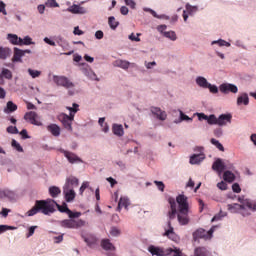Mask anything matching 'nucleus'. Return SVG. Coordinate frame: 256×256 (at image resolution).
I'll list each match as a JSON object with an SVG mask.
<instances>
[{
	"mask_svg": "<svg viewBox=\"0 0 256 256\" xmlns=\"http://www.w3.org/2000/svg\"><path fill=\"white\" fill-rule=\"evenodd\" d=\"M124 2L127 7H130V9H136L137 7V3L135 2V0H124Z\"/></svg>",
	"mask_w": 256,
	"mask_h": 256,
	"instance_id": "55",
	"label": "nucleus"
},
{
	"mask_svg": "<svg viewBox=\"0 0 256 256\" xmlns=\"http://www.w3.org/2000/svg\"><path fill=\"white\" fill-rule=\"evenodd\" d=\"M0 199H9L13 201L15 199V192L10 189H2L0 190Z\"/></svg>",
	"mask_w": 256,
	"mask_h": 256,
	"instance_id": "26",
	"label": "nucleus"
},
{
	"mask_svg": "<svg viewBox=\"0 0 256 256\" xmlns=\"http://www.w3.org/2000/svg\"><path fill=\"white\" fill-rule=\"evenodd\" d=\"M20 45H35V42L33 41V38H31V36H25L21 38Z\"/></svg>",
	"mask_w": 256,
	"mask_h": 256,
	"instance_id": "44",
	"label": "nucleus"
},
{
	"mask_svg": "<svg viewBox=\"0 0 256 256\" xmlns=\"http://www.w3.org/2000/svg\"><path fill=\"white\" fill-rule=\"evenodd\" d=\"M27 73L31 77V79H38V77H41V71L35 70L33 68H28Z\"/></svg>",
	"mask_w": 256,
	"mask_h": 256,
	"instance_id": "41",
	"label": "nucleus"
},
{
	"mask_svg": "<svg viewBox=\"0 0 256 256\" xmlns=\"http://www.w3.org/2000/svg\"><path fill=\"white\" fill-rule=\"evenodd\" d=\"M73 34L81 36V35H85V32H83V30L79 29V26H76V27H74Z\"/></svg>",
	"mask_w": 256,
	"mask_h": 256,
	"instance_id": "64",
	"label": "nucleus"
},
{
	"mask_svg": "<svg viewBox=\"0 0 256 256\" xmlns=\"http://www.w3.org/2000/svg\"><path fill=\"white\" fill-rule=\"evenodd\" d=\"M46 7H50V8L59 7V3H57V0H47Z\"/></svg>",
	"mask_w": 256,
	"mask_h": 256,
	"instance_id": "53",
	"label": "nucleus"
},
{
	"mask_svg": "<svg viewBox=\"0 0 256 256\" xmlns=\"http://www.w3.org/2000/svg\"><path fill=\"white\" fill-rule=\"evenodd\" d=\"M148 252L152 256H167V248L161 246L150 245L148 246Z\"/></svg>",
	"mask_w": 256,
	"mask_h": 256,
	"instance_id": "18",
	"label": "nucleus"
},
{
	"mask_svg": "<svg viewBox=\"0 0 256 256\" xmlns=\"http://www.w3.org/2000/svg\"><path fill=\"white\" fill-rule=\"evenodd\" d=\"M67 111H69V117L75 118V115L79 111V104L73 103L72 106H66Z\"/></svg>",
	"mask_w": 256,
	"mask_h": 256,
	"instance_id": "35",
	"label": "nucleus"
},
{
	"mask_svg": "<svg viewBox=\"0 0 256 256\" xmlns=\"http://www.w3.org/2000/svg\"><path fill=\"white\" fill-rule=\"evenodd\" d=\"M7 133H11L12 135H17V133H19V129H17V127L15 126H9L7 128Z\"/></svg>",
	"mask_w": 256,
	"mask_h": 256,
	"instance_id": "58",
	"label": "nucleus"
},
{
	"mask_svg": "<svg viewBox=\"0 0 256 256\" xmlns=\"http://www.w3.org/2000/svg\"><path fill=\"white\" fill-rule=\"evenodd\" d=\"M82 73L85 75V77H87V79H90V81H101L95 71H93V69L89 66L82 68Z\"/></svg>",
	"mask_w": 256,
	"mask_h": 256,
	"instance_id": "21",
	"label": "nucleus"
},
{
	"mask_svg": "<svg viewBox=\"0 0 256 256\" xmlns=\"http://www.w3.org/2000/svg\"><path fill=\"white\" fill-rule=\"evenodd\" d=\"M52 81L58 87H64L65 89H68L69 95L77 94V90L75 89V83H73L71 80H69V78H67L65 76L54 75L52 77Z\"/></svg>",
	"mask_w": 256,
	"mask_h": 256,
	"instance_id": "4",
	"label": "nucleus"
},
{
	"mask_svg": "<svg viewBox=\"0 0 256 256\" xmlns=\"http://www.w3.org/2000/svg\"><path fill=\"white\" fill-rule=\"evenodd\" d=\"M215 45H218V47H231V43L224 39L213 40L211 46L215 47Z\"/></svg>",
	"mask_w": 256,
	"mask_h": 256,
	"instance_id": "38",
	"label": "nucleus"
},
{
	"mask_svg": "<svg viewBox=\"0 0 256 256\" xmlns=\"http://www.w3.org/2000/svg\"><path fill=\"white\" fill-rule=\"evenodd\" d=\"M218 91L222 92L223 95H229V93L237 94L239 93V88L235 84L222 83L220 84Z\"/></svg>",
	"mask_w": 256,
	"mask_h": 256,
	"instance_id": "13",
	"label": "nucleus"
},
{
	"mask_svg": "<svg viewBox=\"0 0 256 256\" xmlns=\"http://www.w3.org/2000/svg\"><path fill=\"white\" fill-rule=\"evenodd\" d=\"M56 43L57 45H59V47H62L64 50L69 49V42L65 38H63V36H57Z\"/></svg>",
	"mask_w": 256,
	"mask_h": 256,
	"instance_id": "37",
	"label": "nucleus"
},
{
	"mask_svg": "<svg viewBox=\"0 0 256 256\" xmlns=\"http://www.w3.org/2000/svg\"><path fill=\"white\" fill-rule=\"evenodd\" d=\"M23 57H25V52L22 49L14 48L13 63H23Z\"/></svg>",
	"mask_w": 256,
	"mask_h": 256,
	"instance_id": "24",
	"label": "nucleus"
},
{
	"mask_svg": "<svg viewBox=\"0 0 256 256\" xmlns=\"http://www.w3.org/2000/svg\"><path fill=\"white\" fill-rule=\"evenodd\" d=\"M210 143L212 145H214V147H216V149H218L219 151H225V147H223V144H221V142H219V140L215 139V138H212L210 140Z\"/></svg>",
	"mask_w": 256,
	"mask_h": 256,
	"instance_id": "46",
	"label": "nucleus"
},
{
	"mask_svg": "<svg viewBox=\"0 0 256 256\" xmlns=\"http://www.w3.org/2000/svg\"><path fill=\"white\" fill-rule=\"evenodd\" d=\"M108 24H109L110 29H112L113 31H115V29L117 27H119V22L117 20H115L114 16H110L108 18Z\"/></svg>",
	"mask_w": 256,
	"mask_h": 256,
	"instance_id": "42",
	"label": "nucleus"
},
{
	"mask_svg": "<svg viewBox=\"0 0 256 256\" xmlns=\"http://www.w3.org/2000/svg\"><path fill=\"white\" fill-rule=\"evenodd\" d=\"M157 31L162 35V37H165L169 41H177V33L173 30L167 31V25L163 24L157 26Z\"/></svg>",
	"mask_w": 256,
	"mask_h": 256,
	"instance_id": "10",
	"label": "nucleus"
},
{
	"mask_svg": "<svg viewBox=\"0 0 256 256\" xmlns=\"http://www.w3.org/2000/svg\"><path fill=\"white\" fill-rule=\"evenodd\" d=\"M0 75L4 77V79H13V73L7 68H2V72Z\"/></svg>",
	"mask_w": 256,
	"mask_h": 256,
	"instance_id": "47",
	"label": "nucleus"
},
{
	"mask_svg": "<svg viewBox=\"0 0 256 256\" xmlns=\"http://www.w3.org/2000/svg\"><path fill=\"white\" fill-rule=\"evenodd\" d=\"M154 183L156 184L157 189L161 191V193L165 191V184L163 183V181L155 180Z\"/></svg>",
	"mask_w": 256,
	"mask_h": 256,
	"instance_id": "52",
	"label": "nucleus"
},
{
	"mask_svg": "<svg viewBox=\"0 0 256 256\" xmlns=\"http://www.w3.org/2000/svg\"><path fill=\"white\" fill-rule=\"evenodd\" d=\"M9 213H11V209H8V208H2L1 212H0V215L4 218H6Z\"/></svg>",
	"mask_w": 256,
	"mask_h": 256,
	"instance_id": "63",
	"label": "nucleus"
},
{
	"mask_svg": "<svg viewBox=\"0 0 256 256\" xmlns=\"http://www.w3.org/2000/svg\"><path fill=\"white\" fill-rule=\"evenodd\" d=\"M223 179L227 183H233V181L236 179L235 173L231 172L230 170H226L223 174Z\"/></svg>",
	"mask_w": 256,
	"mask_h": 256,
	"instance_id": "36",
	"label": "nucleus"
},
{
	"mask_svg": "<svg viewBox=\"0 0 256 256\" xmlns=\"http://www.w3.org/2000/svg\"><path fill=\"white\" fill-rule=\"evenodd\" d=\"M15 229H17L15 226L0 225V235L6 231H15Z\"/></svg>",
	"mask_w": 256,
	"mask_h": 256,
	"instance_id": "48",
	"label": "nucleus"
},
{
	"mask_svg": "<svg viewBox=\"0 0 256 256\" xmlns=\"http://www.w3.org/2000/svg\"><path fill=\"white\" fill-rule=\"evenodd\" d=\"M83 239L86 243V245H88V247H95V245H97V237H95V235L92 234H88L86 236H83Z\"/></svg>",
	"mask_w": 256,
	"mask_h": 256,
	"instance_id": "30",
	"label": "nucleus"
},
{
	"mask_svg": "<svg viewBox=\"0 0 256 256\" xmlns=\"http://www.w3.org/2000/svg\"><path fill=\"white\" fill-rule=\"evenodd\" d=\"M111 237H121V229L116 226H112L109 231Z\"/></svg>",
	"mask_w": 256,
	"mask_h": 256,
	"instance_id": "45",
	"label": "nucleus"
},
{
	"mask_svg": "<svg viewBox=\"0 0 256 256\" xmlns=\"http://www.w3.org/2000/svg\"><path fill=\"white\" fill-rule=\"evenodd\" d=\"M100 245L104 251H115V246L109 239H102Z\"/></svg>",
	"mask_w": 256,
	"mask_h": 256,
	"instance_id": "33",
	"label": "nucleus"
},
{
	"mask_svg": "<svg viewBox=\"0 0 256 256\" xmlns=\"http://www.w3.org/2000/svg\"><path fill=\"white\" fill-rule=\"evenodd\" d=\"M35 229H37V226H31L28 228V234L26 235L27 239H29V237H33V235H35Z\"/></svg>",
	"mask_w": 256,
	"mask_h": 256,
	"instance_id": "59",
	"label": "nucleus"
},
{
	"mask_svg": "<svg viewBox=\"0 0 256 256\" xmlns=\"http://www.w3.org/2000/svg\"><path fill=\"white\" fill-rule=\"evenodd\" d=\"M197 11H199V6H193L190 3H186L185 10L183 11V14H182L184 22L187 23L189 16L193 17V15L197 13Z\"/></svg>",
	"mask_w": 256,
	"mask_h": 256,
	"instance_id": "14",
	"label": "nucleus"
},
{
	"mask_svg": "<svg viewBox=\"0 0 256 256\" xmlns=\"http://www.w3.org/2000/svg\"><path fill=\"white\" fill-rule=\"evenodd\" d=\"M223 217H227V212L220 211V213L215 215L211 221H212V223L215 221H221V219H223Z\"/></svg>",
	"mask_w": 256,
	"mask_h": 256,
	"instance_id": "50",
	"label": "nucleus"
},
{
	"mask_svg": "<svg viewBox=\"0 0 256 256\" xmlns=\"http://www.w3.org/2000/svg\"><path fill=\"white\" fill-rule=\"evenodd\" d=\"M63 195L66 203H73V201H75V197H77V193L73 188L63 187Z\"/></svg>",
	"mask_w": 256,
	"mask_h": 256,
	"instance_id": "20",
	"label": "nucleus"
},
{
	"mask_svg": "<svg viewBox=\"0 0 256 256\" xmlns=\"http://www.w3.org/2000/svg\"><path fill=\"white\" fill-rule=\"evenodd\" d=\"M139 37H141V33H137V34L131 33V34L128 36V39H129L130 41H135L136 43H139V41H141V38H139Z\"/></svg>",
	"mask_w": 256,
	"mask_h": 256,
	"instance_id": "49",
	"label": "nucleus"
},
{
	"mask_svg": "<svg viewBox=\"0 0 256 256\" xmlns=\"http://www.w3.org/2000/svg\"><path fill=\"white\" fill-rule=\"evenodd\" d=\"M70 219H65L59 221L60 227L64 229H79V227H85V220L79 219V217H69ZM78 219V220H75Z\"/></svg>",
	"mask_w": 256,
	"mask_h": 256,
	"instance_id": "7",
	"label": "nucleus"
},
{
	"mask_svg": "<svg viewBox=\"0 0 256 256\" xmlns=\"http://www.w3.org/2000/svg\"><path fill=\"white\" fill-rule=\"evenodd\" d=\"M75 118H71V116L61 113L58 115V120L62 123L63 127L66 128L67 131H73V121Z\"/></svg>",
	"mask_w": 256,
	"mask_h": 256,
	"instance_id": "12",
	"label": "nucleus"
},
{
	"mask_svg": "<svg viewBox=\"0 0 256 256\" xmlns=\"http://www.w3.org/2000/svg\"><path fill=\"white\" fill-rule=\"evenodd\" d=\"M68 189H75V187H79V179L75 176H70L66 178L64 186Z\"/></svg>",
	"mask_w": 256,
	"mask_h": 256,
	"instance_id": "23",
	"label": "nucleus"
},
{
	"mask_svg": "<svg viewBox=\"0 0 256 256\" xmlns=\"http://www.w3.org/2000/svg\"><path fill=\"white\" fill-rule=\"evenodd\" d=\"M60 211V213H66L68 217H80L81 212H73L67 206V203L59 205L55 200L48 198L46 200H36L35 205L27 213V217H33L37 213H42V215H53L55 211Z\"/></svg>",
	"mask_w": 256,
	"mask_h": 256,
	"instance_id": "2",
	"label": "nucleus"
},
{
	"mask_svg": "<svg viewBox=\"0 0 256 256\" xmlns=\"http://www.w3.org/2000/svg\"><path fill=\"white\" fill-rule=\"evenodd\" d=\"M195 154H192L189 159L190 165H201L205 161V148L203 146H197L194 148Z\"/></svg>",
	"mask_w": 256,
	"mask_h": 256,
	"instance_id": "8",
	"label": "nucleus"
},
{
	"mask_svg": "<svg viewBox=\"0 0 256 256\" xmlns=\"http://www.w3.org/2000/svg\"><path fill=\"white\" fill-rule=\"evenodd\" d=\"M0 13H2V15H7V4H5L3 0H0Z\"/></svg>",
	"mask_w": 256,
	"mask_h": 256,
	"instance_id": "54",
	"label": "nucleus"
},
{
	"mask_svg": "<svg viewBox=\"0 0 256 256\" xmlns=\"http://www.w3.org/2000/svg\"><path fill=\"white\" fill-rule=\"evenodd\" d=\"M12 147L18 151V153H23V147L17 140H12Z\"/></svg>",
	"mask_w": 256,
	"mask_h": 256,
	"instance_id": "51",
	"label": "nucleus"
},
{
	"mask_svg": "<svg viewBox=\"0 0 256 256\" xmlns=\"http://www.w3.org/2000/svg\"><path fill=\"white\" fill-rule=\"evenodd\" d=\"M217 230V226H212L208 231L203 228H198L192 233L193 241H199V239H204V241H211L213 239V233Z\"/></svg>",
	"mask_w": 256,
	"mask_h": 256,
	"instance_id": "5",
	"label": "nucleus"
},
{
	"mask_svg": "<svg viewBox=\"0 0 256 256\" xmlns=\"http://www.w3.org/2000/svg\"><path fill=\"white\" fill-rule=\"evenodd\" d=\"M113 67H119L120 69H124L125 71H127V69H129L131 62L127 61V60H121V59H117L112 63Z\"/></svg>",
	"mask_w": 256,
	"mask_h": 256,
	"instance_id": "29",
	"label": "nucleus"
},
{
	"mask_svg": "<svg viewBox=\"0 0 256 256\" xmlns=\"http://www.w3.org/2000/svg\"><path fill=\"white\" fill-rule=\"evenodd\" d=\"M24 119L26 121H29V123H31L32 125H36L37 127H41V125H43L39 115L36 114V112H33V111L26 113L25 116H24Z\"/></svg>",
	"mask_w": 256,
	"mask_h": 256,
	"instance_id": "16",
	"label": "nucleus"
},
{
	"mask_svg": "<svg viewBox=\"0 0 256 256\" xmlns=\"http://www.w3.org/2000/svg\"><path fill=\"white\" fill-rule=\"evenodd\" d=\"M234 45L236 46V47H239L240 49H247V46L243 43V41H241V40H236L235 42H234Z\"/></svg>",
	"mask_w": 256,
	"mask_h": 256,
	"instance_id": "62",
	"label": "nucleus"
},
{
	"mask_svg": "<svg viewBox=\"0 0 256 256\" xmlns=\"http://www.w3.org/2000/svg\"><path fill=\"white\" fill-rule=\"evenodd\" d=\"M44 43H46L47 45H50L51 47H56L57 43H55V41L51 40V38L49 37H45L43 39Z\"/></svg>",
	"mask_w": 256,
	"mask_h": 256,
	"instance_id": "60",
	"label": "nucleus"
},
{
	"mask_svg": "<svg viewBox=\"0 0 256 256\" xmlns=\"http://www.w3.org/2000/svg\"><path fill=\"white\" fill-rule=\"evenodd\" d=\"M217 187L220 191H227V183L225 181L217 183Z\"/></svg>",
	"mask_w": 256,
	"mask_h": 256,
	"instance_id": "61",
	"label": "nucleus"
},
{
	"mask_svg": "<svg viewBox=\"0 0 256 256\" xmlns=\"http://www.w3.org/2000/svg\"><path fill=\"white\" fill-rule=\"evenodd\" d=\"M13 111H17V106L12 101H9L4 109L5 113H13Z\"/></svg>",
	"mask_w": 256,
	"mask_h": 256,
	"instance_id": "43",
	"label": "nucleus"
},
{
	"mask_svg": "<svg viewBox=\"0 0 256 256\" xmlns=\"http://www.w3.org/2000/svg\"><path fill=\"white\" fill-rule=\"evenodd\" d=\"M195 83L200 89H209L212 95H217V93H219V87L215 84H211L205 76H197L195 78Z\"/></svg>",
	"mask_w": 256,
	"mask_h": 256,
	"instance_id": "6",
	"label": "nucleus"
},
{
	"mask_svg": "<svg viewBox=\"0 0 256 256\" xmlns=\"http://www.w3.org/2000/svg\"><path fill=\"white\" fill-rule=\"evenodd\" d=\"M168 203L170 205V210L168 211V223L167 228H165L164 237H168V239L177 243V241H179V235L175 233L171 221L177 217L179 225L185 227V225L190 223L191 219L189 218V215H191L193 211L191 210L187 196L184 194L178 195L176 199L170 197Z\"/></svg>",
	"mask_w": 256,
	"mask_h": 256,
	"instance_id": "1",
	"label": "nucleus"
},
{
	"mask_svg": "<svg viewBox=\"0 0 256 256\" xmlns=\"http://www.w3.org/2000/svg\"><path fill=\"white\" fill-rule=\"evenodd\" d=\"M236 105L238 107H241L242 105L247 107V105H249V94L246 92L240 93L236 99Z\"/></svg>",
	"mask_w": 256,
	"mask_h": 256,
	"instance_id": "22",
	"label": "nucleus"
},
{
	"mask_svg": "<svg viewBox=\"0 0 256 256\" xmlns=\"http://www.w3.org/2000/svg\"><path fill=\"white\" fill-rule=\"evenodd\" d=\"M11 53V48L0 46V59L2 61H5V59H9V57H11Z\"/></svg>",
	"mask_w": 256,
	"mask_h": 256,
	"instance_id": "32",
	"label": "nucleus"
},
{
	"mask_svg": "<svg viewBox=\"0 0 256 256\" xmlns=\"http://www.w3.org/2000/svg\"><path fill=\"white\" fill-rule=\"evenodd\" d=\"M150 112L158 121H167V112L159 107H151Z\"/></svg>",
	"mask_w": 256,
	"mask_h": 256,
	"instance_id": "17",
	"label": "nucleus"
},
{
	"mask_svg": "<svg viewBox=\"0 0 256 256\" xmlns=\"http://www.w3.org/2000/svg\"><path fill=\"white\" fill-rule=\"evenodd\" d=\"M179 120H175L174 123H182V121H188V123L193 122V118L189 117L188 115L184 114L182 110H179Z\"/></svg>",
	"mask_w": 256,
	"mask_h": 256,
	"instance_id": "40",
	"label": "nucleus"
},
{
	"mask_svg": "<svg viewBox=\"0 0 256 256\" xmlns=\"http://www.w3.org/2000/svg\"><path fill=\"white\" fill-rule=\"evenodd\" d=\"M233 115L231 113L220 114L219 117L213 116L212 125H218V127H227L231 125Z\"/></svg>",
	"mask_w": 256,
	"mask_h": 256,
	"instance_id": "9",
	"label": "nucleus"
},
{
	"mask_svg": "<svg viewBox=\"0 0 256 256\" xmlns=\"http://www.w3.org/2000/svg\"><path fill=\"white\" fill-rule=\"evenodd\" d=\"M60 153L64 154V157L67 159L68 163H71V165H75V163H83V160L73 152L60 149Z\"/></svg>",
	"mask_w": 256,
	"mask_h": 256,
	"instance_id": "15",
	"label": "nucleus"
},
{
	"mask_svg": "<svg viewBox=\"0 0 256 256\" xmlns=\"http://www.w3.org/2000/svg\"><path fill=\"white\" fill-rule=\"evenodd\" d=\"M47 130L54 137H59V135H61V127H59V125H57V124H50V125H48L47 126Z\"/></svg>",
	"mask_w": 256,
	"mask_h": 256,
	"instance_id": "31",
	"label": "nucleus"
},
{
	"mask_svg": "<svg viewBox=\"0 0 256 256\" xmlns=\"http://www.w3.org/2000/svg\"><path fill=\"white\" fill-rule=\"evenodd\" d=\"M49 195L52 196L53 199L59 197L61 195V188L57 186H51L48 189Z\"/></svg>",
	"mask_w": 256,
	"mask_h": 256,
	"instance_id": "39",
	"label": "nucleus"
},
{
	"mask_svg": "<svg viewBox=\"0 0 256 256\" xmlns=\"http://www.w3.org/2000/svg\"><path fill=\"white\" fill-rule=\"evenodd\" d=\"M6 39L11 45H21V37L17 36V34H7Z\"/></svg>",
	"mask_w": 256,
	"mask_h": 256,
	"instance_id": "34",
	"label": "nucleus"
},
{
	"mask_svg": "<svg viewBox=\"0 0 256 256\" xmlns=\"http://www.w3.org/2000/svg\"><path fill=\"white\" fill-rule=\"evenodd\" d=\"M68 13H72V15H85L87 13V9L79 4H73L66 9Z\"/></svg>",
	"mask_w": 256,
	"mask_h": 256,
	"instance_id": "19",
	"label": "nucleus"
},
{
	"mask_svg": "<svg viewBox=\"0 0 256 256\" xmlns=\"http://www.w3.org/2000/svg\"><path fill=\"white\" fill-rule=\"evenodd\" d=\"M144 66L146 67V69H153V68L157 67V62H155V61H152V62L145 61Z\"/></svg>",
	"mask_w": 256,
	"mask_h": 256,
	"instance_id": "57",
	"label": "nucleus"
},
{
	"mask_svg": "<svg viewBox=\"0 0 256 256\" xmlns=\"http://www.w3.org/2000/svg\"><path fill=\"white\" fill-rule=\"evenodd\" d=\"M194 115L198 117V121H207L208 125H213L214 114L206 115L203 112H196Z\"/></svg>",
	"mask_w": 256,
	"mask_h": 256,
	"instance_id": "25",
	"label": "nucleus"
},
{
	"mask_svg": "<svg viewBox=\"0 0 256 256\" xmlns=\"http://www.w3.org/2000/svg\"><path fill=\"white\" fill-rule=\"evenodd\" d=\"M239 203L227 205V210L230 213L241 215V217H251L256 213V200L245 198V196L238 197Z\"/></svg>",
	"mask_w": 256,
	"mask_h": 256,
	"instance_id": "3",
	"label": "nucleus"
},
{
	"mask_svg": "<svg viewBox=\"0 0 256 256\" xmlns=\"http://www.w3.org/2000/svg\"><path fill=\"white\" fill-rule=\"evenodd\" d=\"M212 169L213 171H216V173H218L219 176H221V173H223L225 169H233V164L227 165L223 162V159L218 158L212 164Z\"/></svg>",
	"mask_w": 256,
	"mask_h": 256,
	"instance_id": "11",
	"label": "nucleus"
},
{
	"mask_svg": "<svg viewBox=\"0 0 256 256\" xmlns=\"http://www.w3.org/2000/svg\"><path fill=\"white\" fill-rule=\"evenodd\" d=\"M129 205H131L129 198L127 196H122L118 202L117 211H121L123 208L127 211L129 209Z\"/></svg>",
	"mask_w": 256,
	"mask_h": 256,
	"instance_id": "27",
	"label": "nucleus"
},
{
	"mask_svg": "<svg viewBox=\"0 0 256 256\" xmlns=\"http://www.w3.org/2000/svg\"><path fill=\"white\" fill-rule=\"evenodd\" d=\"M112 133L116 137H123L125 135V129H123L121 124L114 123L112 124Z\"/></svg>",
	"mask_w": 256,
	"mask_h": 256,
	"instance_id": "28",
	"label": "nucleus"
},
{
	"mask_svg": "<svg viewBox=\"0 0 256 256\" xmlns=\"http://www.w3.org/2000/svg\"><path fill=\"white\" fill-rule=\"evenodd\" d=\"M85 189H89V182L84 181L79 189L80 195H83L85 193Z\"/></svg>",
	"mask_w": 256,
	"mask_h": 256,
	"instance_id": "56",
	"label": "nucleus"
}]
</instances>
